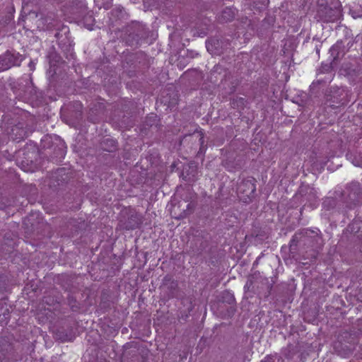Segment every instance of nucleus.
I'll list each match as a JSON object with an SVG mask.
<instances>
[{
	"instance_id": "obj_1",
	"label": "nucleus",
	"mask_w": 362,
	"mask_h": 362,
	"mask_svg": "<svg viewBox=\"0 0 362 362\" xmlns=\"http://www.w3.org/2000/svg\"><path fill=\"white\" fill-rule=\"evenodd\" d=\"M322 245L323 240L319 229L303 228L296 232L293 236L290 242L289 251L292 257H294L298 246L300 253L310 252L307 258H315Z\"/></svg>"
},
{
	"instance_id": "obj_2",
	"label": "nucleus",
	"mask_w": 362,
	"mask_h": 362,
	"mask_svg": "<svg viewBox=\"0 0 362 362\" xmlns=\"http://www.w3.org/2000/svg\"><path fill=\"white\" fill-rule=\"evenodd\" d=\"M341 5L339 0H317L316 18L325 23L334 22L341 17Z\"/></svg>"
},
{
	"instance_id": "obj_3",
	"label": "nucleus",
	"mask_w": 362,
	"mask_h": 362,
	"mask_svg": "<svg viewBox=\"0 0 362 362\" xmlns=\"http://www.w3.org/2000/svg\"><path fill=\"white\" fill-rule=\"evenodd\" d=\"M341 201L346 204L347 208H352L357 204L362 196V190L358 182H351L346 189L340 193Z\"/></svg>"
},
{
	"instance_id": "obj_4",
	"label": "nucleus",
	"mask_w": 362,
	"mask_h": 362,
	"mask_svg": "<svg viewBox=\"0 0 362 362\" xmlns=\"http://www.w3.org/2000/svg\"><path fill=\"white\" fill-rule=\"evenodd\" d=\"M347 93L342 88L331 87L325 94V104L336 108L347 103Z\"/></svg>"
},
{
	"instance_id": "obj_5",
	"label": "nucleus",
	"mask_w": 362,
	"mask_h": 362,
	"mask_svg": "<svg viewBox=\"0 0 362 362\" xmlns=\"http://www.w3.org/2000/svg\"><path fill=\"white\" fill-rule=\"evenodd\" d=\"M181 196L183 202H180L177 207L180 208L182 211L177 216V218H183L190 214L196 205L194 203V193L191 189L188 188L185 189Z\"/></svg>"
},
{
	"instance_id": "obj_6",
	"label": "nucleus",
	"mask_w": 362,
	"mask_h": 362,
	"mask_svg": "<svg viewBox=\"0 0 362 362\" xmlns=\"http://www.w3.org/2000/svg\"><path fill=\"white\" fill-rule=\"evenodd\" d=\"M354 44L353 40L349 38L338 40L329 49V53L334 62H339Z\"/></svg>"
},
{
	"instance_id": "obj_7",
	"label": "nucleus",
	"mask_w": 362,
	"mask_h": 362,
	"mask_svg": "<svg viewBox=\"0 0 362 362\" xmlns=\"http://www.w3.org/2000/svg\"><path fill=\"white\" fill-rule=\"evenodd\" d=\"M237 191L243 202L251 201L256 192L255 180L252 178L242 180L238 186Z\"/></svg>"
},
{
	"instance_id": "obj_8",
	"label": "nucleus",
	"mask_w": 362,
	"mask_h": 362,
	"mask_svg": "<svg viewBox=\"0 0 362 362\" xmlns=\"http://www.w3.org/2000/svg\"><path fill=\"white\" fill-rule=\"evenodd\" d=\"M339 74L345 76L354 77L362 74V62L359 59H352L344 62L340 69Z\"/></svg>"
},
{
	"instance_id": "obj_9",
	"label": "nucleus",
	"mask_w": 362,
	"mask_h": 362,
	"mask_svg": "<svg viewBox=\"0 0 362 362\" xmlns=\"http://www.w3.org/2000/svg\"><path fill=\"white\" fill-rule=\"evenodd\" d=\"M22 60V56L19 53L7 51L0 56V71L7 70L13 66H20Z\"/></svg>"
},
{
	"instance_id": "obj_10",
	"label": "nucleus",
	"mask_w": 362,
	"mask_h": 362,
	"mask_svg": "<svg viewBox=\"0 0 362 362\" xmlns=\"http://www.w3.org/2000/svg\"><path fill=\"white\" fill-rule=\"evenodd\" d=\"M143 223V217L136 212H131L127 219L119 221V226L126 230H132L138 228Z\"/></svg>"
},
{
	"instance_id": "obj_11",
	"label": "nucleus",
	"mask_w": 362,
	"mask_h": 362,
	"mask_svg": "<svg viewBox=\"0 0 362 362\" xmlns=\"http://www.w3.org/2000/svg\"><path fill=\"white\" fill-rule=\"evenodd\" d=\"M162 291L168 299L177 296L178 293V283L170 276H165L161 286Z\"/></svg>"
},
{
	"instance_id": "obj_12",
	"label": "nucleus",
	"mask_w": 362,
	"mask_h": 362,
	"mask_svg": "<svg viewBox=\"0 0 362 362\" xmlns=\"http://www.w3.org/2000/svg\"><path fill=\"white\" fill-rule=\"evenodd\" d=\"M227 44L221 39L214 37L206 41V47L211 54L220 55L223 52Z\"/></svg>"
},
{
	"instance_id": "obj_13",
	"label": "nucleus",
	"mask_w": 362,
	"mask_h": 362,
	"mask_svg": "<svg viewBox=\"0 0 362 362\" xmlns=\"http://www.w3.org/2000/svg\"><path fill=\"white\" fill-rule=\"evenodd\" d=\"M69 13L74 15L81 16L86 9L84 0H70Z\"/></svg>"
},
{
	"instance_id": "obj_14",
	"label": "nucleus",
	"mask_w": 362,
	"mask_h": 362,
	"mask_svg": "<svg viewBox=\"0 0 362 362\" xmlns=\"http://www.w3.org/2000/svg\"><path fill=\"white\" fill-rule=\"evenodd\" d=\"M39 21L41 22L39 25H42L45 26L47 29L55 28L59 24L56 15L53 12H47V14L41 17Z\"/></svg>"
},
{
	"instance_id": "obj_15",
	"label": "nucleus",
	"mask_w": 362,
	"mask_h": 362,
	"mask_svg": "<svg viewBox=\"0 0 362 362\" xmlns=\"http://www.w3.org/2000/svg\"><path fill=\"white\" fill-rule=\"evenodd\" d=\"M12 349V344L6 339L0 338V361L6 358Z\"/></svg>"
},
{
	"instance_id": "obj_16",
	"label": "nucleus",
	"mask_w": 362,
	"mask_h": 362,
	"mask_svg": "<svg viewBox=\"0 0 362 362\" xmlns=\"http://www.w3.org/2000/svg\"><path fill=\"white\" fill-rule=\"evenodd\" d=\"M235 8L227 7L223 9L218 16V21L221 23H227L235 18L236 13Z\"/></svg>"
},
{
	"instance_id": "obj_17",
	"label": "nucleus",
	"mask_w": 362,
	"mask_h": 362,
	"mask_svg": "<svg viewBox=\"0 0 362 362\" xmlns=\"http://www.w3.org/2000/svg\"><path fill=\"white\" fill-rule=\"evenodd\" d=\"M347 230L356 235L357 238L362 241V221H354L347 227Z\"/></svg>"
},
{
	"instance_id": "obj_18",
	"label": "nucleus",
	"mask_w": 362,
	"mask_h": 362,
	"mask_svg": "<svg viewBox=\"0 0 362 362\" xmlns=\"http://www.w3.org/2000/svg\"><path fill=\"white\" fill-rule=\"evenodd\" d=\"M10 317V310L6 303L0 301V320L5 321Z\"/></svg>"
},
{
	"instance_id": "obj_19",
	"label": "nucleus",
	"mask_w": 362,
	"mask_h": 362,
	"mask_svg": "<svg viewBox=\"0 0 362 362\" xmlns=\"http://www.w3.org/2000/svg\"><path fill=\"white\" fill-rule=\"evenodd\" d=\"M11 135L13 139L21 140L26 136V132L23 129V127L16 126L11 129Z\"/></svg>"
},
{
	"instance_id": "obj_20",
	"label": "nucleus",
	"mask_w": 362,
	"mask_h": 362,
	"mask_svg": "<svg viewBox=\"0 0 362 362\" xmlns=\"http://www.w3.org/2000/svg\"><path fill=\"white\" fill-rule=\"evenodd\" d=\"M337 62H334L333 59L329 64H322L320 68L319 69L320 73H329L332 71L334 66L337 65Z\"/></svg>"
},
{
	"instance_id": "obj_21",
	"label": "nucleus",
	"mask_w": 362,
	"mask_h": 362,
	"mask_svg": "<svg viewBox=\"0 0 362 362\" xmlns=\"http://www.w3.org/2000/svg\"><path fill=\"white\" fill-rule=\"evenodd\" d=\"M12 20L13 15L11 13H8L0 18V33H1V29L8 25Z\"/></svg>"
},
{
	"instance_id": "obj_22",
	"label": "nucleus",
	"mask_w": 362,
	"mask_h": 362,
	"mask_svg": "<svg viewBox=\"0 0 362 362\" xmlns=\"http://www.w3.org/2000/svg\"><path fill=\"white\" fill-rule=\"evenodd\" d=\"M48 58L51 66H55L61 60V57L54 50L49 52Z\"/></svg>"
},
{
	"instance_id": "obj_23",
	"label": "nucleus",
	"mask_w": 362,
	"mask_h": 362,
	"mask_svg": "<svg viewBox=\"0 0 362 362\" xmlns=\"http://www.w3.org/2000/svg\"><path fill=\"white\" fill-rule=\"evenodd\" d=\"M322 205L325 209L329 210L337 206V201L334 198L327 197L324 200Z\"/></svg>"
},
{
	"instance_id": "obj_24",
	"label": "nucleus",
	"mask_w": 362,
	"mask_h": 362,
	"mask_svg": "<svg viewBox=\"0 0 362 362\" xmlns=\"http://www.w3.org/2000/svg\"><path fill=\"white\" fill-rule=\"evenodd\" d=\"M67 301L69 305L71 307V309L73 311H77L79 310V305L76 300V299L71 294H69L67 297Z\"/></svg>"
},
{
	"instance_id": "obj_25",
	"label": "nucleus",
	"mask_w": 362,
	"mask_h": 362,
	"mask_svg": "<svg viewBox=\"0 0 362 362\" xmlns=\"http://www.w3.org/2000/svg\"><path fill=\"white\" fill-rule=\"evenodd\" d=\"M284 360L279 355L275 354H271L267 356L264 360L262 361V362H283Z\"/></svg>"
},
{
	"instance_id": "obj_26",
	"label": "nucleus",
	"mask_w": 362,
	"mask_h": 362,
	"mask_svg": "<svg viewBox=\"0 0 362 362\" xmlns=\"http://www.w3.org/2000/svg\"><path fill=\"white\" fill-rule=\"evenodd\" d=\"M223 302L227 303L228 304H233L235 302V298L232 293L228 291H224L222 293Z\"/></svg>"
},
{
	"instance_id": "obj_27",
	"label": "nucleus",
	"mask_w": 362,
	"mask_h": 362,
	"mask_svg": "<svg viewBox=\"0 0 362 362\" xmlns=\"http://www.w3.org/2000/svg\"><path fill=\"white\" fill-rule=\"evenodd\" d=\"M199 143H200V147H199V150L197 154V156H199L201 155H204L205 153V151L206 150V145H204V136L202 134H199Z\"/></svg>"
},
{
	"instance_id": "obj_28",
	"label": "nucleus",
	"mask_w": 362,
	"mask_h": 362,
	"mask_svg": "<svg viewBox=\"0 0 362 362\" xmlns=\"http://www.w3.org/2000/svg\"><path fill=\"white\" fill-rule=\"evenodd\" d=\"M60 37H62V35L59 33H56L55 37L59 40V45L62 47V49H64V50L69 52L71 51V44L69 43L68 45H66V43H63V40H60Z\"/></svg>"
},
{
	"instance_id": "obj_29",
	"label": "nucleus",
	"mask_w": 362,
	"mask_h": 362,
	"mask_svg": "<svg viewBox=\"0 0 362 362\" xmlns=\"http://www.w3.org/2000/svg\"><path fill=\"white\" fill-rule=\"evenodd\" d=\"M245 99L243 98H237L236 99H233L232 102V105L235 106V103H237V106H243L245 105Z\"/></svg>"
},
{
	"instance_id": "obj_30",
	"label": "nucleus",
	"mask_w": 362,
	"mask_h": 362,
	"mask_svg": "<svg viewBox=\"0 0 362 362\" xmlns=\"http://www.w3.org/2000/svg\"><path fill=\"white\" fill-rule=\"evenodd\" d=\"M122 13V8H120V7H117L111 11L112 15H115L117 17H119V16L121 15Z\"/></svg>"
},
{
	"instance_id": "obj_31",
	"label": "nucleus",
	"mask_w": 362,
	"mask_h": 362,
	"mask_svg": "<svg viewBox=\"0 0 362 362\" xmlns=\"http://www.w3.org/2000/svg\"><path fill=\"white\" fill-rule=\"evenodd\" d=\"M347 153H351L356 160H359V159H362V154L361 153L348 152Z\"/></svg>"
},
{
	"instance_id": "obj_32",
	"label": "nucleus",
	"mask_w": 362,
	"mask_h": 362,
	"mask_svg": "<svg viewBox=\"0 0 362 362\" xmlns=\"http://www.w3.org/2000/svg\"><path fill=\"white\" fill-rule=\"evenodd\" d=\"M107 143H110V146L112 147V149L108 150L109 151H112L113 149L116 148V142L112 139H107Z\"/></svg>"
},
{
	"instance_id": "obj_33",
	"label": "nucleus",
	"mask_w": 362,
	"mask_h": 362,
	"mask_svg": "<svg viewBox=\"0 0 362 362\" xmlns=\"http://www.w3.org/2000/svg\"><path fill=\"white\" fill-rule=\"evenodd\" d=\"M57 156H60L61 157L64 156V151L63 148H59L57 153Z\"/></svg>"
},
{
	"instance_id": "obj_34",
	"label": "nucleus",
	"mask_w": 362,
	"mask_h": 362,
	"mask_svg": "<svg viewBox=\"0 0 362 362\" xmlns=\"http://www.w3.org/2000/svg\"><path fill=\"white\" fill-rule=\"evenodd\" d=\"M252 282L250 280H248L245 286V289H249L250 286L252 285Z\"/></svg>"
},
{
	"instance_id": "obj_35",
	"label": "nucleus",
	"mask_w": 362,
	"mask_h": 362,
	"mask_svg": "<svg viewBox=\"0 0 362 362\" xmlns=\"http://www.w3.org/2000/svg\"><path fill=\"white\" fill-rule=\"evenodd\" d=\"M315 49H316V53L318 54V56L320 55V49L318 46H316L315 47Z\"/></svg>"
},
{
	"instance_id": "obj_36",
	"label": "nucleus",
	"mask_w": 362,
	"mask_h": 362,
	"mask_svg": "<svg viewBox=\"0 0 362 362\" xmlns=\"http://www.w3.org/2000/svg\"><path fill=\"white\" fill-rule=\"evenodd\" d=\"M29 66H30V68L31 69H33L34 65H33V62H30V63L29 64Z\"/></svg>"
},
{
	"instance_id": "obj_37",
	"label": "nucleus",
	"mask_w": 362,
	"mask_h": 362,
	"mask_svg": "<svg viewBox=\"0 0 362 362\" xmlns=\"http://www.w3.org/2000/svg\"><path fill=\"white\" fill-rule=\"evenodd\" d=\"M31 15H34L35 17H37V13H36L35 12L30 13V16H31Z\"/></svg>"
},
{
	"instance_id": "obj_38",
	"label": "nucleus",
	"mask_w": 362,
	"mask_h": 362,
	"mask_svg": "<svg viewBox=\"0 0 362 362\" xmlns=\"http://www.w3.org/2000/svg\"><path fill=\"white\" fill-rule=\"evenodd\" d=\"M287 358H291V356L290 355L285 354Z\"/></svg>"
},
{
	"instance_id": "obj_39",
	"label": "nucleus",
	"mask_w": 362,
	"mask_h": 362,
	"mask_svg": "<svg viewBox=\"0 0 362 362\" xmlns=\"http://www.w3.org/2000/svg\"><path fill=\"white\" fill-rule=\"evenodd\" d=\"M64 40H67V42H69V40H68L66 37L62 40L64 41Z\"/></svg>"
},
{
	"instance_id": "obj_40",
	"label": "nucleus",
	"mask_w": 362,
	"mask_h": 362,
	"mask_svg": "<svg viewBox=\"0 0 362 362\" xmlns=\"http://www.w3.org/2000/svg\"><path fill=\"white\" fill-rule=\"evenodd\" d=\"M152 117L156 118V115H153V116H152ZM151 118V117H149V119H150Z\"/></svg>"
},
{
	"instance_id": "obj_41",
	"label": "nucleus",
	"mask_w": 362,
	"mask_h": 362,
	"mask_svg": "<svg viewBox=\"0 0 362 362\" xmlns=\"http://www.w3.org/2000/svg\"><path fill=\"white\" fill-rule=\"evenodd\" d=\"M64 29H66V30L65 31V33H66V32H69V30H68V28H64Z\"/></svg>"
}]
</instances>
